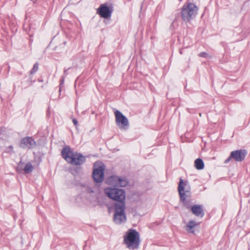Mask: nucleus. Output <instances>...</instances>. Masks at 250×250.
<instances>
[{"label": "nucleus", "instance_id": "nucleus-1", "mask_svg": "<svg viewBox=\"0 0 250 250\" xmlns=\"http://www.w3.org/2000/svg\"><path fill=\"white\" fill-rule=\"evenodd\" d=\"M62 155L66 161L74 165H81L85 161V158L83 155L73 152L68 146L62 149Z\"/></svg>", "mask_w": 250, "mask_h": 250}, {"label": "nucleus", "instance_id": "nucleus-2", "mask_svg": "<svg viewBox=\"0 0 250 250\" xmlns=\"http://www.w3.org/2000/svg\"><path fill=\"white\" fill-rule=\"evenodd\" d=\"M124 241L127 248L137 249L140 242L139 233L135 229H129L125 235Z\"/></svg>", "mask_w": 250, "mask_h": 250}, {"label": "nucleus", "instance_id": "nucleus-3", "mask_svg": "<svg viewBox=\"0 0 250 250\" xmlns=\"http://www.w3.org/2000/svg\"><path fill=\"white\" fill-rule=\"evenodd\" d=\"M190 187L188 183L184 182L182 179H180L178 187V191L181 200L183 201L184 205L188 208L190 207L189 206L190 199H188L190 195Z\"/></svg>", "mask_w": 250, "mask_h": 250}, {"label": "nucleus", "instance_id": "nucleus-4", "mask_svg": "<svg viewBox=\"0 0 250 250\" xmlns=\"http://www.w3.org/2000/svg\"><path fill=\"white\" fill-rule=\"evenodd\" d=\"M104 192L109 198L117 201V203H125V195L123 189L107 188L104 189Z\"/></svg>", "mask_w": 250, "mask_h": 250}, {"label": "nucleus", "instance_id": "nucleus-5", "mask_svg": "<svg viewBox=\"0 0 250 250\" xmlns=\"http://www.w3.org/2000/svg\"><path fill=\"white\" fill-rule=\"evenodd\" d=\"M198 10L197 6L191 3L185 5L181 11V16L182 19L186 21H189L194 18Z\"/></svg>", "mask_w": 250, "mask_h": 250}, {"label": "nucleus", "instance_id": "nucleus-6", "mask_svg": "<svg viewBox=\"0 0 250 250\" xmlns=\"http://www.w3.org/2000/svg\"><path fill=\"white\" fill-rule=\"evenodd\" d=\"M125 209V203H116L115 204V211L113 220L116 224H120L126 221Z\"/></svg>", "mask_w": 250, "mask_h": 250}, {"label": "nucleus", "instance_id": "nucleus-7", "mask_svg": "<svg viewBox=\"0 0 250 250\" xmlns=\"http://www.w3.org/2000/svg\"><path fill=\"white\" fill-rule=\"evenodd\" d=\"M104 165L101 162H97L94 165L93 177L95 181L100 183L104 180Z\"/></svg>", "mask_w": 250, "mask_h": 250}, {"label": "nucleus", "instance_id": "nucleus-8", "mask_svg": "<svg viewBox=\"0 0 250 250\" xmlns=\"http://www.w3.org/2000/svg\"><path fill=\"white\" fill-rule=\"evenodd\" d=\"M115 121L117 125L122 129H125L128 126L127 119L119 111L116 110L114 112Z\"/></svg>", "mask_w": 250, "mask_h": 250}, {"label": "nucleus", "instance_id": "nucleus-9", "mask_svg": "<svg viewBox=\"0 0 250 250\" xmlns=\"http://www.w3.org/2000/svg\"><path fill=\"white\" fill-rule=\"evenodd\" d=\"M107 183L112 186L124 187L127 185L128 182L125 178L114 175L109 177L107 179Z\"/></svg>", "mask_w": 250, "mask_h": 250}, {"label": "nucleus", "instance_id": "nucleus-10", "mask_svg": "<svg viewBox=\"0 0 250 250\" xmlns=\"http://www.w3.org/2000/svg\"><path fill=\"white\" fill-rule=\"evenodd\" d=\"M35 142L30 137L23 138L20 143V146L23 148H30L35 146Z\"/></svg>", "mask_w": 250, "mask_h": 250}, {"label": "nucleus", "instance_id": "nucleus-11", "mask_svg": "<svg viewBox=\"0 0 250 250\" xmlns=\"http://www.w3.org/2000/svg\"><path fill=\"white\" fill-rule=\"evenodd\" d=\"M246 154V151L245 150H236L231 152L230 157L236 161L241 162L244 159Z\"/></svg>", "mask_w": 250, "mask_h": 250}, {"label": "nucleus", "instance_id": "nucleus-12", "mask_svg": "<svg viewBox=\"0 0 250 250\" xmlns=\"http://www.w3.org/2000/svg\"><path fill=\"white\" fill-rule=\"evenodd\" d=\"M97 13L100 15L101 17L104 18H107L110 16V11L108 7L105 4H102L98 9Z\"/></svg>", "mask_w": 250, "mask_h": 250}, {"label": "nucleus", "instance_id": "nucleus-13", "mask_svg": "<svg viewBox=\"0 0 250 250\" xmlns=\"http://www.w3.org/2000/svg\"><path fill=\"white\" fill-rule=\"evenodd\" d=\"M198 223L193 220H189L185 227L186 230L189 233L194 234L195 229Z\"/></svg>", "mask_w": 250, "mask_h": 250}, {"label": "nucleus", "instance_id": "nucleus-14", "mask_svg": "<svg viewBox=\"0 0 250 250\" xmlns=\"http://www.w3.org/2000/svg\"><path fill=\"white\" fill-rule=\"evenodd\" d=\"M191 210L193 214L195 215L198 216L201 215L202 217L203 216V210L201 206L196 205L191 208Z\"/></svg>", "mask_w": 250, "mask_h": 250}, {"label": "nucleus", "instance_id": "nucleus-15", "mask_svg": "<svg viewBox=\"0 0 250 250\" xmlns=\"http://www.w3.org/2000/svg\"><path fill=\"white\" fill-rule=\"evenodd\" d=\"M194 166L197 169H203L204 168V163L201 159L198 158L194 162Z\"/></svg>", "mask_w": 250, "mask_h": 250}, {"label": "nucleus", "instance_id": "nucleus-16", "mask_svg": "<svg viewBox=\"0 0 250 250\" xmlns=\"http://www.w3.org/2000/svg\"><path fill=\"white\" fill-rule=\"evenodd\" d=\"M33 170V166L30 163H27L23 168V171L25 173H29L32 171Z\"/></svg>", "mask_w": 250, "mask_h": 250}, {"label": "nucleus", "instance_id": "nucleus-17", "mask_svg": "<svg viewBox=\"0 0 250 250\" xmlns=\"http://www.w3.org/2000/svg\"><path fill=\"white\" fill-rule=\"evenodd\" d=\"M38 69V64H35L32 70L31 71V73H33L36 72Z\"/></svg>", "mask_w": 250, "mask_h": 250}, {"label": "nucleus", "instance_id": "nucleus-18", "mask_svg": "<svg viewBox=\"0 0 250 250\" xmlns=\"http://www.w3.org/2000/svg\"><path fill=\"white\" fill-rule=\"evenodd\" d=\"M199 56H200V57H207L208 54H207V53H205V52H202V53H201L199 55Z\"/></svg>", "mask_w": 250, "mask_h": 250}, {"label": "nucleus", "instance_id": "nucleus-19", "mask_svg": "<svg viewBox=\"0 0 250 250\" xmlns=\"http://www.w3.org/2000/svg\"><path fill=\"white\" fill-rule=\"evenodd\" d=\"M22 164L21 163H20L19 164V166L17 167V170L18 171H20L21 170V167H22Z\"/></svg>", "mask_w": 250, "mask_h": 250}, {"label": "nucleus", "instance_id": "nucleus-20", "mask_svg": "<svg viewBox=\"0 0 250 250\" xmlns=\"http://www.w3.org/2000/svg\"><path fill=\"white\" fill-rule=\"evenodd\" d=\"M13 148L12 146H10L8 148V152H11V151H12Z\"/></svg>", "mask_w": 250, "mask_h": 250}, {"label": "nucleus", "instance_id": "nucleus-21", "mask_svg": "<svg viewBox=\"0 0 250 250\" xmlns=\"http://www.w3.org/2000/svg\"><path fill=\"white\" fill-rule=\"evenodd\" d=\"M73 122L75 125H77L78 124V121L76 119H73Z\"/></svg>", "mask_w": 250, "mask_h": 250}, {"label": "nucleus", "instance_id": "nucleus-22", "mask_svg": "<svg viewBox=\"0 0 250 250\" xmlns=\"http://www.w3.org/2000/svg\"><path fill=\"white\" fill-rule=\"evenodd\" d=\"M231 158H232V157H230V156L229 158H228L227 159H226V160H225V163H228V162L230 161V160L231 159Z\"/></svg>", "mask_w": 250, "mask_h": 250}, {"label": "nucleus", "instance_id": "nucleus-23", "mask_svg": "<svg viewBox=\"0 0 250 250\" xmlns=\"http://www.w3.org/2000/svg\"><path fill=\"white\" fill-rule=\"evenodd\" d=\"M31 1H32L34 3L36 2V1L37 0H31Z\"/></svg>", "mask_w": 250, "mask_h": 250}, {"label": "nucleus", "instance_id": "nucleus-24", "mask_svg": "<svg viewBox=\"0 0 250 250\" xmlns=\"http://www.w3.org/2000/svg\"><path fill=\"white\" fill-rule=\"evenodd\" d=\"M89 192H92V190H89Z\"/></svg>", "mask_w": 250, "mask_h": 250}]
</instances>
